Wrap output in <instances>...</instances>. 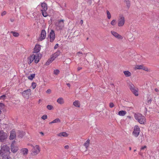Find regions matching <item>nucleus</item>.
<instances>
[{
    "mask_svg": "<svg viewBox=\"0 0 159 159\" xmlns=\"http://www.w3.org/2000/svg\"><path fill=\"white\" fill-rule=\"evenodd\" d=\"M30 146L32 147L31 154L32 156H35L39 154L40 151V148L39 145H35L34 146L31 144Z\"/></svg>",
    "mask_w": 159,
    "mask_h": 159,
    "instance_id": "nucleus-3",
    "label": "nucleus"
},
{
    "mask_svg": "<svg viewBox=\"0 0 159 159\" xmlns=\"http://www.w3.org/2000/svg\"><path fill=\"white\" fill-rule=\"evenodd\" d=\"M29 150L27 148H23L20 150V153L24 156H26L28 154Z\"/></svg>",
    "mask_w": 159,
    "mask_h": 159,
    "instance_id": "nucleus-15",
    "label": "nucleus"
},
{
    "mask_svg": "<svg viewBox=\"0 0 159 159\" xmlns=\"http://www.w3.org/2000/svg\"><path fill=\"white\" fill-rule=\"evenodd\" d=\"M59 46V44L58 43L56 44L54 47V49H57Z\"/></svg>",
    "mask_w": 159,
    "mask_h": 159,
    "instance_id": "nucleus-45",
    "label": "nucleus"
},
{
    "mask_svg": "<svg viewBox=\"0 0 159 159\" xmlns=\"http://www.w3.org/2000/svg\"><path fill=\"white\" fill-rule=\"evenodd\" d=\"M14 21V19H12V20H11V21L13 22Z\"/></svg>",
    "mask_w": 159,
    "mask_h": 159,
    "instance_id": "nucleus-58",
    "label": "nucleus"
},
{
    "mask_svg": "<svg viewBox=\"0 0 159 159\" xmlns=\"http://www.w3.org/2000/svg\"><path fill=\"white\" fill-rule=\"evenodd\" d=\"M60 51H58L52 55L55 59L60 55Z\"/></svg>",
    "mask_w": 159,
    "mask_h": 159,
    "instance_id": "nucleus-27",
    "label": "nucleus"
},
{
    "mask_svg": "<svg viewBox=\"0 0 159 159\" xmlns=\"http://www.w3.org/2000/svg\"><path fill=\"white\" fill-rule=\"evenodd\" d=\"M61 122L60 120L58 118H57L53 120L52 121L49 123V124H51L52 123H57L60 122Z\"/></svg>",
    "mask_w": 159,
    "mask_h": 159,
    "instance_id": "nucleus-28",
    "label": "nucleus"
},
{
    "mask_svg": "<svg viewBox=\"0 0 159 159\" xmlns=\"http://www.w3.org/2000/svg\"><path fill=\"white\" fill-rule=\"evenodd\" d=\"M136 149H135V150H134V152H136Z\"/></svg>",
    "mask_w": 159,
    "mask_h": 159,
    "instance_id": "nucleus-60",
    "label": "nucleus"
},
{
    "mask_svg": "<svg viewBox=\"0 0 159 159\" xmlns=\"http://www.w3.org/2000/svg\"><path fill=\"white\" fill-rule=\"evenodd\" d=\"M90 143V140L89 139H88L84 143V146L85 147V148L87 149L89 148Z\"/></svg>",
    "mask_w": 159,
    "mask_h": 159,
    "instance_id": "nucleus-29",
    "label": "nucleus"
},
{
    "mask_svg": "<svg viewBox=\"0 0 159 159\" xmlns=\"http://www.w3.org/2000/svg\"><path fill=\"white\" fill-rule=\"evenodd\" d=\"M123 73L125 76L126 77H129L131 75V74L129 71L128 70L125 71H123Z\"/></svg>",
    "mask_w": 159,
    "mask_h": 159,
    "instance_id": "nucleus-25",
    "label": "nucleus"
},
{
    "mask_svg": "<svg viewBox=\"0 0 159 159\" xmlns=\"http://www.w3.org/2000/svg\"><path fill=\"white\" fill-rule=\"evenodd\" d=\"M60 72V71L58 69L54 70L53 71V73L56 75H58Z\"/></svg>",
    "mask_w": 159,
    "mask_h": 159,
    "instance_id": "nucleus-35",
    "label": "nucleus"
},
{
    "mask_svg": "<svg viewBox=\"0 0 159 159\" xmlns=\"http://www.w3.org/2000/svg\"><path fill=\"white\" fill-rule=\"evenodd\" d=\"M36 50H34L33 53H36L35 54H33L34 61V63L36 64L38 63L40 61L42 57V54L39 52L40 50L36 52Z\"/></svg>",
    "mask_w": 159,
    "mask_h": 159,
    "instance_id": "nucleus-4",
    "label": "nucleus"
},
{
    "mask_svg": "<svg viewBox=\"0 0 159 159\" xmlns=\"http://www.w3.org/2000/svg\"><path fill=\"white\" fill-rule=\"evenodd\" d=\"M48 116L47 115H44L41 118L43 120H45L47 118Z\"/></svg>",
    "mask_w": 159,
    "mask_h": 159,
    "instance_id": "nucleus-41",
    "label": "nucleus"
},
{
    "mask_svg": "<svg viewBox=\"0 0 159 159\" xmlns=\"http://www.w3.org/2000/svg\"><path fill=\"white\" fill-rule=\"evenodd\" d=\"M126 112L125 111L122 110L118 112V115L120 116H124L125 115Z\"/></svg>",
    "mask_w": 159,
    "mask_h": 159,
    "instance_id": "nucleus-26",
    "label": "nucleus"
},
{
    "mask_svg": "<svg viewBox=\"0 0 159 159\" xmlns=\"http://www.w3.org/2000/svg\"><path fill=\"white\" fill-rule=\"evenodd\" d=\"M111 33L113 35L118 39H123V37L121 35L119 34L118 33L116 32L111 31Z\"/></svg>",
    "mask_w": 159,
    "mask_h": 159,
    "instance_id": "nucleus-16",
    "label": "nucleus"
},
{
    "mask_svg": "<svg viewBox=\"0 0 159 159\" xmlns=\"http://www.w3.org/2000/svg\"><path fill=\"white\" fill-rule=\"evenodd\" d=\"M143 137L142 136L140 138V139L141 140V142H142V141H143Z\"/></svg>",
    "mask_w": 159,
    "mask_h": 159,
    "instance_id": "nucleus-52",
    "label": "nucleus"
},
{
    "mask_svg": "<svg viewBox=\"0 0 159 159\" xmlns=\"http://www.w3.org/2000/svg\"><path fill=\"white\" fill-rule=\"evenodd\" d=\"M34 60L32 54L27 59V62L29 65Z\"/></svg>",
    "mask_w": 159,
    "mask_h": 159,
    "instance_id": "nucleus-21",
    "label": "nucleus"
},
{
    "mask_svg": "<svg viewBox=\"0 0 159 159\" xmlns=\"http://www.w3.org/2000/svg\"><path fill=\"white\" fill-rule=\"evenodd\" d=\"M80 23H81V24H83V20H81L80 21Z\"/></svg>",
    "mask_w": 159,
    "mask_h": 159,
    "instance_id": "nucleus-55",
    "label": "nucleus"
},
{
    "mask_svg": "<svg viewBox=\"0 0 159 159\" xmlns=\"http://www.w3.org/2000/svg\"><path fill=\"white\" fill-rule=\"evenodd\" d=\"M41 101V99H39L38 101V103L39 104Z\"/></svg>",
    "mask_w": 159,
    "mask_h": 159,
    "instance_id": "nucleus-54",
    "label": "nucleus"
},
{
    "mask_svg": "<svg viewBox=\"0 0 159 159\" xmlns=\"http://www.w3.org/2000/svg\"><path fill=\"white\" fill-rule=\"evenodd\" d=\"M31 90L30 89H28L23 91L21 94L24 98L28 99L29 96L31 95Z\"/></svg>",
    "mask_w": 159,
    "mask_h": 159,
    "instance_id": "nucleus-9",
    "label": "nucleus"
},
{
    "mask_svg": "<svg viewBox=\"0 0 159 159\" xmlns=\"http://www.w3.org/2000/svg\"><path fill=\"white\" fill-rule=\"evenodd\" d=\"M82 54V53H80V52H78L77 54V55L79 56H80Z\"/></svg>",
    "mask_w": 159,
    "mask_h": 159,
    "instance_id": "nucleus-50",
    "label": "nucleus"
},
{
    "mask_svg": "<svg viewBox=\"0 0 159 159\" xmlns=\"http://www.w3.org/2000/svg\"><path fill=\"white\" fill-rule=\"evenodd\" d=\"M125 19L124 17L122 14L119 15L118 20V25L119 27L123 26L125 23Z\"/></svg>",
    "mask_w": 159,
    "mask_h": 159,
    "instance_id": "nucleus-6",
    "label": "nucleus"
},
{
    "mask_svg": "<svg viewBox=\"0 0 159 159\" xmlns=\"http://www.w3.org/2000/svg\"><path fill=\"white\" fill-rule=\"evenodd\" d=\"M67 85H68V86H69L70 85V84H67Z\"/></svg>",
    "mask_w": 159,
    "mask_h": 159,
    "instance_id": "nucleus-59",
    "label": "nucleus"
},
{
    "mask_svg": "<svg viewBox=\"0 0 159 159\" xmlns=\"http://www.w3.org/2000/svg\"><path fill=\"white\" fill-rule=\"evenodd\" d=\"M58 136L60 137H67L68 136V134L66 132H62L60 133L57 134Z\"/></svg>",
    "mask_w": 159,
    "mask_h": 159,
    "instance_id": "nucleus-24",
    "label": "nucleus"
},
{
    "mask_svg": "<svg viewBox=\"0 0 159 159\" xmlns=\"http://www.w3.org/2000/svg\"><path fill=\"white\" fill-rule=\"evenodd\" d=\"M47 108L48 110H51L53 108V107L51 105H48Z\"/></svg>",
    "mask_w": 159,
    "mask_h": 159,
    "instance_id": "nucleus-40",
    "label": "nucleus"
},
{
    "mask_svg": "<svg viewBox=\"0 0 159 159\" xmlns=\"http://www.w3.org/2000/svg\"><path fill=\"white\" fill-rule=\"evenodd\" d=\"M147 105L150 104L151 103L152 100V98L151 97V94H147Z\"/></svg>",
    "mask_w": 159,
    "mask_h": 159,
    "instance_id": "nucleus-19",
    "label": "nucleus"
},
{
    "mask_svg": "<svg viewBox=\"0 0 159 159\" xmlns=\"http://www.w3.org/2000/svg\"><path fill=\"white\" fill-rule=\"evenodd\" d=\"M147 147L146 146H144L142 147L141 148V150H143L146 148Z\"/></svg>",
    "mask_w": 159,
    "mask_h": 159,
    "instance_id": "nucleus-46",
    "label": "nucleus"
},
{
    "mask_svg": "<svg viewBox=\"0 0 159 159\" xmlns=\"http://www.w3.org/2000/svg\"><path fill=\"white\" fill-rule=\"evenodd\" d=\"M140 129L138 125H136L134 127L133 131L132 132V134L135 137H138L140 134Z\"/></svg>",
    "mask_w": 159,
    "mask_h": 159,
    "instance_id": "nucleus-8",
    "label": "nucleus"
},
{
    "mask_svg": "<svg viewBox=\"0 0 159 159\" xmlns=\"http://www.w3.org/2000/svg\"><path fill=\"white\" fill-rule=\"evenodd\" d=\"M129 87L132 93L136 96L139 95V89L135 87L132 84H129Z\"/></svg>",
    "mask_w": 159,
    "mask_h": 159,
    "instance_id": "nucleus-5",
    "label": "nucleus"
},
{
    "mask_svg": "<svg viewBox=\"0 0 159 159\" xmlns=\"http://www.w3.org/2000/svg\"><path fill=\"white\" fill-rule=\"evenodd\" d=\"M35 75V74H31L30 75L28 76V79L30 80H32L34 78Z\"/></svg>",
    "mask_w": 159,
    "mask_h": 159,
    "instance_id": "nucleus-31",
    "label": "nucleus"
},
{
    "mask_svg": "<svg viewBox=\"0 0 159 159\" xmlns=\"http://www.w3.org/2000/svg\"><path fill=\"white\" fill-rule=\"evenodd\" d=\"M56 25L59 28V29H61L64 27V20H59L56 23Z\"/></svg>",
    "mask_w": 159,
    "mask_h": 159,
    "instance_id": "nucleus-12",
    "label": "nucleus"
},
{
    "mask_svg": "<svg viewBox=\"0 0 159 159\" xmlns=\"http://www.w3.org/2000/svg\"><path fill=\"white\" fill-rule=\"evenodd\" d=\"M154 90L156 92H159V90L157 88H155Z\"/></svg>",
    "mask_w": 159,
    "mask_h": 159,
    "instance_id": "nucleus-49",
    "label": "nucleus"
},
{
    "mask_svg": "<svg viewBox=\"0 0 159 159\" xmlns=\"http://www.w3.org/2000/svg\"><path fill=\"white\" fill-rule=\"evenodd\" d=\"M16 137V132L15 129H13L11 131V140L15 139Z\"/></svg>",
    "mask_w": 159,
    "mask_h": 159,
    "instance_id": "nucleus-17",
    "label": "nucleus"
},
{
    "mask_svg": "<svg viewBox=\"0 0 159 159\" xmlns=\"http://www.w3.org/2000/svg\"><path fill=\"white\" fill-rule=\"evenodd\" d=\"M125 1V2L127 7H129L130 6V1L129 0H124Z\"/></svg>",
    "mask_w": 159,
    "mask_h": 159,
    "instance_id": "nucleus-39",
    "label": "nucleus"
},
{
    "mask_svg": "<svg viewBox=\"0 0 159 159\" xmlns=\"http://www.w3.org/2000/svg\"><path fill=\"white\" fill-rule=\"evenodd\" d=\"M127 117L129 119L131 118V117L130 116H128Z\"/></svg>",
    "mask_w": 159,
    "mask_h": 159,
    "instance_id": "nucleus-56",
    "label": "nucleus"
},
{
    "mask_svg": "<svg viewBox=\"0 0 159 159\" xmlns=\"http://www.w3.org/2000/svg\"><path fill=\"white\" fill-rule=\"evenodd\" d=\"M48 37L49 38L50 42H52L54 40L55 38V34L53 30H51L49 34Z\"/></svg>",
    "mask_w": 159,
    "mask_h": 159,
    "instance_id": "nucleus-11",
    "label": "nucleus"
},
{
    "mask_svg": "<svg viewBox=\"0 0 159 159\" xmlns=\"http://www.w3.org/2000/svg\"><path fill=\"white\" fill-rule=\"evenodd\" d=\"M51 90L50 89H48L47 91H46V92L47 93L49 94L51 93Z\"/></svg>",
    "mask_w": 159,
    "mask_h": 159,
    "instance_id": "nucleus-43",
    "label": "nucleus"
},
{
    "mask_svg": "<svg viewBox=\"0 0 159 159\" xmlns=\"http://www.w3.org/2000/svg\"><path fill=\"white\" fill-rule=\"evenodd\" d=\"M107 18L108 19H110L111 18V15L110 12L108 11H106Z\"/></svg>",
    "mask_w": 159,
    "mask_h": 159,
    "instance_id": "nucleus-32",
    "label": "nucleus"
},
{
    "mask_svg": "<svg viewBox=\"0 0 159 159\" xmlns=\"http://www.w3.org/2000/svg\"><path fill=\"white\" fill-rule=\"evenodd\" d=\"M82 69V68L81 67H78L77 68V70L79 71L81 70Z\"/></svg>",
    "mask_w": 159,
    "mask_h": 159,
    "instance_id": "nucleus-51",
    "label": "nucleus"
},
{
    "mask_svg": "<svg viewBox=\"0 0 159 159\" xmlns=\"http://www.w3.org/2000/svg\"><path fill=\"white\" fill-rule=\"evenodd\" d=\"M135 70L143 69L146 71H149L148 68L145 66L143 65H137L135 66L134 68Z\"/></svg>",
    "mask_w": 159,
    "mask_h": 159,
    "instance_id": "nucleus-10",
    "label": "nucleus"
},
{
    "mask_svg": "<svg viewBox=\"0 0 159 159\" xmlns=\"http://www.w3.org/2000/svg\"><path fill=\"white\" fill-rule=\"evenodd\" d=\"M16 143V141L14 140L12 142L11 145V151L13 153L16 152L18 150V147L17 146Z\"/></svg>",
    "mask_w": 159,
    "mask_h": 159,
    "instance_id": "nucleus-7",
    "label": "nucleus"
},
{
    "mask_svg": "<svg viewBox=\"0 0 159 159\" xmlns=\"http://www.w3.org/2000/svg\"><path fill=\"white\" fill-rule=\"evenodd\" d=\"M129 150L131 151V147H129Z\"/></svg>",
    "mask_w": 159,
    "mask_h": 159,
    "instance_id": "nucleus-57",
    "label": "nucleus"
},
{
    "mask_svg": "<svg viewBox=\"0 0 159 159\" xmlns=\"http://www.w3.org/2000/svg\"><path fill=\"white\" fill-rule=\"evenodd\" d=\"M11 33L15 37H17L19 36V34L17 32L11 31Z\"/></svg>",
    "mask_w": 159,
    "mask_h": 159,
    "instance_id": "nucleus-33",
    "label": "nucleus"
},
{
    "mask_svg": "<svg viewBox=\"0 0 159 159\" xmlns=\"http://www.w3.org/2000/svg\"><path fill=\"white\" fill-rule=\"evenodd\" d=\"M109 107L111 108H112L114 107V104L112 102H111L109 104Z\"/></svg>",
    "mask_w": 159,
    "mask_h": 159,
    "instance_id": "nucleus-42",
    "label": "nucleus"
},
{
    "mask_svg": "<svg viewBox=\"0 0 159 159\" xmlns=\"http://www.w3.org/2000/svg\"><path fill=\"white\" fill-rule=\"evenodd\" d=\"M42 12L43 16L45 17H46L48 16V14L46 12V11H41Z\"/></svg>",
    "mask_w": 159,
    "mask_h": 159,
    "instance_id": "nucleus-36",
    "label": "nucleus"
},
{
    "mask_svg": "<svg viewBox=\"0 0 159 159\" xmlns=\"http://www.w3.org/2000/svg\"><path fill=\"white\" fill-rule=\"evenodd\" d=\"M36 84L35 82H32L31 84V86L32 87L33 89H34L36 87Z\"/></svg>",
    "mask_w": 159,
    "mask_h": 159,
    "instance_id": "nucleus-37",
    "label": "nucleus"
},
{
    "mask_svg": "<svg viewBox=\"0 0 159 159\" xmlns=\"http://www.w3.org/2000/svg\"><path fill=\"white\" fill-rule=\"evenodd\" d=\"M64 148H65V149H67L69 148V147L68 145H67L65 146H64Z\"/></svg>",
    "mask_w": 159,
    "mask_h": 159,
    "instance_id": "nucleus-48",
    "label": "nucleus"
},
{
    "mask_svg": "<svg viewBox=\"0 0 159 159\" xmlns=\"http://www.w3.org/2000/svg\"><path fill=\"white\" fill-rule=\"evenodd\" d=\"M55 59L51 55L50 58L48 59L47 61L45 63V65L46 66L49 65L50 63H51Z\"/></svg>",
    "mask_w": 159,
    "mask_h": 159,
    "instance_id": "nucleus-18",
    "label": "nucleus"
},
{
    "mask_svg": "<svg viewBox=\"0 0 159 159\" xmlns=\"http://www.w3.org/2000/svg\"><path fill=\"white\" fill-rule=\"evenodd\" d=\"M116 20H112L111 22V24L113 26H114L116 25Z\"/></svg>",
    "mask_w": 159,
    "mask_h": 159,
    "instance_id": "nucleus-38",
    "label": "nucleus"
},
{
    "mask_svg": "<svg viewBox=\"0 0 159 159\" xmlns=\"http://www.w3.org/2000/svg\"><path fill=\"white\" fill-rule=\"evenodd\" d=\"M40 133L41 134V135H44V134H43V132H40Z\"/></svg>",
    "mask_w": 159,
    "mask_h": 159,
    "instance_id": "nucleus-53",
    "label": "nucleus"
},
{
    "mask_svg": "<svg viewBox=\"0 0 159 159\" xmlns=\"http://www.w3.org/2000/svg\"><path fill=\"white\" fill-rule=\"evenodd\" d=\"M1 111L0 110V113H1Z\"/></svg>",
    "mask_w": 159,
    "mask_h": 159,
    "instance_id": "nucleus-61",
    "label": "nucleus"
},
{
    "mask_svg": "<svg viewBox=\"0 0 159 159\" xmlns=\"http://www.w3.org/2000/svg\"><path fill=\"white\" fill-rule=\"evenodd\" d=\"M6 14V11H4L2 13L1 15L2 16H3L5 15Z\"/></svg>",
    "mask_w": 159,
    "mask_h": 159,
    "instance_id": "nucleus-47",
    "label": "nucleus"
},
{
    "mask_svg": "<svg viewBox=\"0 0 159 159\" xmlns=\"http://www.w3.org/2000/svg\"><path fill=\"white\" fill-rule=\"evenodd\" d=\"M7 134L4 132L3 131H1L0 132V141L3 142L7 138Z\"/></svg>",
    "mask_w": 159,
    "mask_h": 159,
    "instance_id": "nucleus-13",
    "label": "nucleus"
},
{
    "mask_svg": "<svg viewBox=\"0 0 159 159\" xmlns=\"http://www.w3.org/2000/svg\"><path fill=\"white\" fill-rule=\"evenodd\" d=\"M57 102L59 104H62L64 103V100L62 98H59L57 99Z\"/></svg>",
    "mask_w": 159,
    "mask_h": 159,
    "instance_id": "nucleus-23",
    "label": "nucleus"
},
{
    "mask_svg": "<svg viewBox=\"0 0 159 159\" xmlns=\"http://www.w3.org/2000/svg\"><path fill=\"white\" fill-rule=\"evenodd\" d=\"M46 36V32L45 30H42L40 37L38 39L39 41H42L45 39Z\"/></svg>",
    "mask_w": 159,
    "mask_h": 159,
    "instance_id": "nucleus-14",
    "label": "nucleus"
},
{
    "mask_svg": "<svg viewBox=\"0 0 159 159\" xmlns=\"http://www.w3.org/2000/svg\"><path fill=\"white\" fill-rule=\"evenodd\" d=\"M9 149V147L7 145H3L0 151V154L3 156V159H10Z\"/></svg>",
    "mask_w": 159,
    "mask_h": 159,
    "instance_id": "nucleus-1",
    "label": "nucleus"
},
{
    "mask_svg": "<svg viewBox=\"0 0 159 159\" xmlns=\"http://www.w3.org/2000/svg\"><path fill=\"white\" fill-rule=\"evenodd\" d=\"M41 46L39 44H36V45L34 50H40L41 49Z\"/></svg>",
    "mask_w": 159,
    "mask_h": 159,
    "instance_id": "nucleus-34",
    "label": "nucleus"
},
{
    "mask_svg": "<svg viewBox=\"0 0 159 159\" xmlns=\"http://www.w3.org/2000/svg\"><path fill=\"white\" fill-rule=\"evenodd\" d=\"M73 105L75 107H80V102L78 100H75L73 102Z\"/></svg>",
    "mask_w": 159,
    "mask_h": 159,
    "instance_id": "nucleus-22",
    "label": "nucleus"
},
{
    "mask_svg": "<svg viewBox=\"0 0 159 159\" xmlns=\"http://www.w3.org/2000/svg\"><path fill=\"white\" fill-rule=\"evenodd\" d=\"M25 133L23 131H19V134L18 135V137L19 138H22L25 135Z\"/></svg>",
    "mask_w": 159,
    "mask_h": 159,
    "instance_id": "nucleus-30",
    "label": "nucleus"
},
{
    "mask_svg": "<svg viewBox=\"0 0 159 159\" xmlns=\"http://www.w3.org/2000/svg\"><path fill=\"white\" fill-rule=\"evenodd\" d=\"M6 97V95H3L2 96H1L0 97V98L1 99H5V97Z\"/></svg>",
    "mask_w": 159,
    "mask_h": 159,
    "instance_id": "nucleus-44",
    "label": "nucleus"
},
{
    "mask_svg": "<svg viewBox=\"0 0 159 159\" xmlns=\"http://www.w3.org/2000/svg\"><path fill=\"white\" fill-rule=\"evenodd\" d=\"M41 7L42 8L41 9V11H46L47 9V4L44 2H43L41 4Z\"/></svg>",
    "mask_w": 159,
    "mask_h": 159,
    "instance_id": "nucleus-20",
    "label": "nucleus"
},
{
    "mask_svg": "<svg viewBox=\"0 0 159 159\" xmlns=\"http://www.w3.org/2000/svg\"><path fill=\"white\" fill-rule=\"evenodd\" d=\"M134 117L135 119L141 124H144L146 122L145 117L141 114L135 113L134 115Z\"/></svg>",
    "mask_w": 159,
    "mask_h": 159,
    "instance_id": "nucleus-2",
    "label": "nucleus"
}]
</instances>
